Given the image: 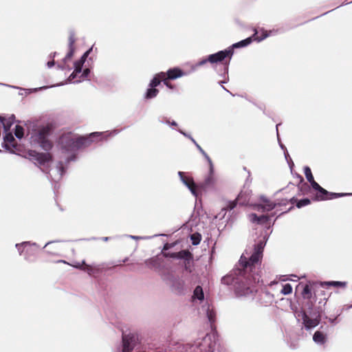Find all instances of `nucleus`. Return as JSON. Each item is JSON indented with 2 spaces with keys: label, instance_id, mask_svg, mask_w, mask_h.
I'll list each match as a JSON object with an SVG mask.
<instances>
[{
  "label": "nucleus",
  "instance_id": "nucleus-1",
  "mask_svg": "<svg viewBox=\"0 0 352 352\" xmlns=\"http://www.w3.org/2000/svg\"><path fill=\"white\" fill-rule=\"evenodd\" d=\"M264 246L265 243L261 241L256 245L252 253L245 250L239 260V265L243 267V270L239 269L234 272V274L238 276L236 278L232 273L222 278L224 284H236L235 290L237 295L245 296L255 291V285L259 283L260 277L258 275H252L250 272L261 260Z\"/></svg>",
  "mask_w": 352,
  "mask_h": 352
},
{
  "label": "nucleus",
  "instance_id": "nucleus-2",
  "mask_svg": "<svg viewBox=\"0 0 352 352\" xmlns=\"http://www.w3.org/2000/svg\"><path fill=\"white\" fill-rule=\"evenodd\" d=\"M84 65L85 63L80 62V58H78L73 63V71L65 80V82H60L54 85H41L36 88H56L67 84H78L84 81H88L94 87H96L97 85L101 86V82H98L97 78L94 79L93 82H91V70L87 67H85Z\"/></svg>",
  "mask_w": 352,
  "mask_h": 352
},
{
  "label": "nucleus",
  "instance_id": "nucleus-3",
  "mask_svg": "<svg viewBox=\"0 0 352 352\" xmlns=\"http://www.w3.org/2000/svg\"><path fill=\"white\" fill-rule=\"evenodd\" d=\"M190 74V70H185L179 66L169 67L166 72L155 74L151 78L146 88H157L162 83L166 88H175L170 81L176 80L182 77Z\"/></svg>",
  "mask_w": 352,
  "mask_h": 352
},
{
  "label": "nucleus",
  "instance_id": "nucleus-4",
  "mask_svg": "<svg viewBox=\"0 0 352 352\" xmlns=\"http://www.w3.org/2000/svg\"><path fill=\"white\" fill-rule=\"evenodd\" d=\"M104 134L103 133L95 132L90 134L89 138H85L78 136L72 133H68L60 137L59 144L61 148L65 150V151H74L81 146H87L91 142V138Z\"/></svg>",
  "mask_w": 352,
  "mask_h": 352
},
{
  "label": "nucleus",
  "instance_id": "nucleus-5",
  "mask_svg": "<svg viewBox=\"0 0 352 352\" xmlns=\"http://www.w3.org/2000/svg\"><path fill=\"white\" fill-rule=\"evenodd\" d=\"M52 130L51 124L40 126L31 136L32 142L38 143L44 150H50L52 144L47 139Z\"/></svg>",
  "mask_w": 352,
  "mask_h": 352
},
{
  "label": "nucleus",
  "instance_id": "nucleus-6",
  "mask_svg": "<svg viewBox=\"0 0 352 352\" xmlns=\"http://www.w3.org/2000/svg\"><path fill=\"white\" fill-rule=\"evenodd\" d=\"M208 55L210 57V65L212 68L216 69V70L218 69V65H219L220 67L227 62H229L230 65L232 58L227 47Z\"/></svg>",
  "mask_w": 352,
  "mask_h": 352
},
{
  "label": "nucleus",
  "instance_id": "nucleus-7",
  "mask_svg": "<svg viewBox=\"0 0 352 352\" xmlns=\"http://www.w3.org/2000/svg\"><path fill=\"white\" fill-rule=\"evenodd\" d=\"M214 343L210 336H205L201 340L196 342L194 345L188 347L186 352H212Z\"/></svg>",
  "mask_w": 352,
  "mask_h": 352
},
{
  "label": "nucleus",
  "instance_id": "nucleus-8",
  "mask_svg": "<svg viewBox=\"0 0 352 352\" xmlns=\"http://www.w3.org/2000/svg\"><path fill=\"white\" fill-rule=\"evenodd\" d=\"M309 184L311 185L313 188L316 190V200H327L334 199L340 196L342 194L329 193L327 190L322 188L314 180L312 174L309 171Z\"/></svg>",
  "mask_w": 352,
  "mask_h": 352
},
{
  "label": "nucleus",
  "instance_id": "nucleus-9",
  "mask_svg": "<svg viewBox=\"0 0 352 352\" xmlns=\"http://www.w3.org/2000/svg\"><path fill=\"white\" fill-rule=\"evenodd\" d=\"M123 349L122 352H132L140 342L138 334L132 333L122 336Z\"/></svg>",
  "mask_w": 352,
  "mask_h": 352
},
{
  "label": "nucleus",
  "instance_id": "nucleus-10",
  "mask_svg": "<svg viewBox=\"0 0 352 352\" xmlns=\"http://www.w3.org/2000/svg\"><path fill=\"white\" fill-rule=\"evenodd\" d=\"M25 157L31 160L36 161L40 165H45L52 159L50 153H38L32 150H29L25 155Z\"/></svg>",
  "mask_w": 352,
  "mask_h": 352
},
{
  "label": "nucleus",
  "instance_id": "nucleus-11",
  "mask_svg": "<svg viewBox=\"0 0 352 352\" xmlns=\"http://www.w3.org/2000/svg\"><path fill=\"white\" fill-rule=\"evenodd\" d=\"M258 32H255L254 34H252L251 36L242 39L238 42L234 43L230 46L227 47L228 50L229 51L230 55L232 57H233L235 50L236 49H242L248 47L250 45H251L253 43V37H254L255 34Z\"/></svg>",
  "mask_w": 352,
  "mask_h": 352
},
{
  "label": "nucleus",
  "instance_id": "nucleus-12",
  "mask_svg": "<svg viewBox=\"0 0 352 352\" xmlns=\"http://www.w3.org/2000/svg\"><path fill=\"white\" fill-rule=\"evenodd\" d=\"M69 36L68 38L67 52L62 59L63 63H66L67 62L71 60L74 57L76 50L74 45V43L76 42L75 32L74 30H69Z\"/></svg>",
  "mask_w": 352,
  "mask_h": 352
},
{
  "label": "nucleus",
  "instance_id": "nucleus-13",
  "mask_svg": "<svg viewBox=\"0 0 352 352\" xmlns=\"http://www.w3.org/2000/svg\"><path fill=\"white\" fill-rule=\"evenodd\" d=\"M217 72L222 79L217 80L216 83L221 88H225L223 85L229 82V62L225 63L223 66L219 67Z\"/></svg>",
  "mask_w": 352,
  "mask_h": 352
},
{
  "label": "nucleus",
  "instance_id": "nucleus-14",
  "mask_svg": "<svg viewBox=\"0 0 352 352\" xmlns=\"http://www.w3.org/2000/svg\"><path fill=\"white\" fill-rule=\"evenodd\" d=\"M178 175L182 181V182L189 188L192 194L195 196H197V186L195 184L192 178L186 177L184 172L179 171Z\"/></svg>",
  "mask_w": 352,
  "mask_h": 352
},
{
  "label": "nucleus",
  "instance_id": "nucleus-15",
  "mask_svg": "<svg viewBox=\"0 0 352 352\" xmlns=\"http://www.w3.org/2000/svg\"><path fill=\"white\" fill-rule=\"evenodd\" d=\"M280 204H274L270 200H268L265 197L261 198V203L256 206L258 210H261L263 212H268L272 210L274 208H276L277 206H279Z\"/></svg>",
  "mask_w": 352,
  "mask_h": 352
},
{
  "label": "nucleus",
  "instance_id": "nucleus-16",
  "mask_svg": "<svg viewBox=\"0 0 352 352\" xmlns=\"http://www.w3.org/2000/svg\"><path fill=\"white\" fill-rule=\"evenodd\" d=\"M253 31L254 33L255 32H258L255 34L254 37H253V41L256 43H261L270 36V34H267L266 30L263 28H260L258 30H254Z\"/></svg>",
  "mask_w": 352,
  "mask_h": 352
},
{
  "label": "nucleus",
  "instance_id": "nucleus-17",
  "mask_svg": "<svg viewBox=\"0 0 352 352\" xmlns=\"http://www.w3.org/2000/svg\"><path fill=\"white\" fill-rule=\"evenodd\" d=\"M207 63L210 64V57L209 55L204 56L197 61L195 64L192 65L190 67V69H189L190 72V74L194 72L198 67H202L205 65Z\"/></svg>",
  "mask_w": 352,
  "mask_h": 352
},
{
  "label": "nucleus",
  "instance_id": "nucleus-18",
  "mask_svg": "<svg viewBox=\"0 0 352 352\" xmlns=\"http://www.w3.org/2000/svg\"><path fill=\"white\" fill-rule=\"evenodd\" d=\"M296 318L299 322H301L304 327L308 329V320L305 311L301 310L296 312Z\"/></svg>",
  "mask_w": 352,
  "mask_h": 352
},
{
  "label": "nucleus",
  "instance_id": "nucleus-19",
  "mask_svg": "<svg viewBox=\"0 0 352 352\" xmlns=\"http://www.w3.org/2000/svg\"><path fill=\"white\" fill-rule=\"evenodd\" d=\"M181 133L182 134H184L185 136L188 137L192 140V142L195 144V146L199 149V151L201 153V154L205 157V158L208 162L209 165H210V171H212L213 165H212V161H211L210 158L208 157V155L206 153V152L201 148V147L197 143V142L192 137L187 135L185 133H184L182 131H181Z\"/></svg>",
  "mask_w": 352,
  "mask_h": 352
},
{
  "label": "nucleus",
  "instance_id": "nucleus-20",
  "mask_svg": "<svg viewBox=\"0 0 352 352\" xmlns=\"http://www.w3.org/2000/svg\"><path fill=\"white\" fill-rule=\"evenodd\" d=\"M268 218L269 217L266 215H261L260 217H258L255 214H251L249 215L250 221L253 223L257 222L258 223H262L267 221L268 220Z\"/></svg>",
  "mask_w": 352,
  "mask_h": 352
},
{
  "label": "nucleus",
  "instance_id": "nucleus-21",
  "mask_svg": "<svg viewBox=\"0 0 352 352\" xmlns=\"http://www.w3.org/2000/svg\"><path fill=\"white\" fill-rule=\"evenodd\" d=\"M204 298V292L202 287L200 286H197L194 290L192 298L195 300V299L199 300V301H202Z\"/></svg>",
  "mask_w": 352,
  "mask_h": 352
},
{
  "label": "nucleus",
  "instance_id": "nucleus-22",
  "mask_svg": "<svg viewBox=\"0 0 352 352\" xmlns=\"http://www.w3.org/2000/svg\"><path fill=\"white\" fill-rule=\"evenodd\" d=\"M83 265H85L83 270L87 272L89 275H93L100 272V267L98 266L87 265L85 261H83Z\"/></svg>",
  "mask_w": 352,
  "mask_h": 352
},
{
  "label": "nucleus",
  "instance_id": "nucleus-23",
  "mask_svg": "<svg viewBox=\"0 0 352 352\" xmlns=\"http://www.w3.org/2000/svg\"><path fill=\"white\" fill-rule=\"evenodd\" d=\"M313 340L317 344H323L325 342L326 338L322 333L316 331L313 336Z\"/></svg>",
  "mask_w": 352,
  "mask_h": 352
},
{
  "label": "nucleus",
  "instance_id": "nucleus-24",
  "mask_svg": "<svg viewBox=\"0 0 352 352\" xmlns=\"http://www.w3.org/2000/svg\"><path fill=\"white\" fill-rule=\"evenodd\" d=\"M93 49H94V45H91V47H89L87 50H86L83 52V54L79 57L80 62H81V63L84 62L85 63V62L87 60V58L91 54V53L93 52Z\"/></svg>",
  "mask_w": 352,
  "mask_h": 352
},
{
  "label": "nucleus",
  "instance_id": "nucleus-25",
  "mask_svg": "<svg viewBox=\"0 0 352 352\" xmlns=\"http://www.w3.org/2000/svg\"><path fill=\"white\" fill-rule=\"evenodd\" d=\"M157 91V89H147L144 94L145 98L151 99L155 97L158 93Z\"/></svg>",
  "mask_w": 352,
  "mask_h": 352
},
{
  "label": "nucleus",
  "instance_id": "nucleus-26",
  "mask_svg": "<svg viewBox=\"0 0 352 352\" xmlns=\"http://www.w3.org/2000/svg\"><path fill=\"white\" fill-rule=\"evenodd\" d=\"M327 285H331L334 287H344L346 285V282H341V281H329L324 283Z\"/></svg>",
  "mask_w": 352,
  "mask_h": 352
},
{
  "label": "nucleus",
  "instance_id": "nucleus-27",
  "mask_svg": "<svg viewBox=\"0 0 352 352\" xmlns=\"http://www.w3.org/2000/svg\"><path fill=\"white\" fill-rule=\"evenodd\" d=\"M292 292V287L290 284L287 283L283 286L281 293L284 295L289 294Z\"/></svg>",
  "mask_w": 352,
  "mask_h": 352
},
{
  "label": "nucleus",
  "instance_id": "nucleus-28",
  "mask_svg": "<svg viewBox=\"0 0 352 352\" xmlns=\"http://www.w3.org/2000/svg\"><path fill=\"white\" fill-rule=\"evenodd\" d=\"M207 316L208 318L209 321L212 323L214 321L215 318V313L212 309H210V307L207 309Z\"/></svg>",
  "mask_w": 352,
  "mask_h": 352
},
{
  "label": "nucleus",
  "instance_id": "nucleus-29",
  "mask_svg": "<svg viewBox=\"0 0 352 352\" xmlns=\"http://www.w3.org/2000/svg\"><path fill=\"white\" fill-rule=\"evenodd\" d=\"M24 131L22 126L16 125L14 134L16 138H21L23 136Z\"/></svg>",
  "mask_w": 352,
  "mask_h": 352
},
{
  "label": "nucleus",
  "instance_id": "nucleus-30",
  "mask_svg": "<svg viewBox=\"0 0 352 352\" xmlns=\"http://www.w3.org/2000/svg\"><path fill=\"white\" fill-rule=\"evenodd\" d=\"M191 239L192 241V244L193 245L199 244V242H200V240H201L199 235V234H192L191 236Z\"/></svg>",
  "mask_w": 352,
  "mask_h": 352
},
{
  "label": "nucleus",
  "instance_id": "nucleus-31",
  "mask_svg": "<svg viewBox=\"0 0 352 352\" xmlns=\"http://www.w3.org/2000/svg\"><path fill=\"white\" fill-rule=\"evenodd\" d=\"M56 63H56L54 60L50 59V60L46 63L45 65L48 69H52V67L56 65Z\"/></svg>",
  "mask_w": 352,
  "mask_h": 352
},
{
  "label": "nucleus",
  "instance_id": "nucleus-32",
  "mask_svg": "<svg viewBox=\"0 0 352 352\" xmlns=\"http://www.w3.org/2000/svg\"><path fill=\"white\" fill-rule=\"evenodd\" d=\"M308 204V199H302L300 201H299L297 204V207L298 208H300V207H302V206H305Z\"/></svg>",
  "mask_w": 352,
  "mask_h": 352
},
{
  "label": "nucleus",
  "instance_id": "nucleus-33",
  "mask_svg": "<svg viewBox=\"0 0 352 352\" xmlns=\"http://www.w3.org/2000/svg\"><path fill=\"white\" fill-rule=\"evenodd\" d=\"M303 289V292L305 294H307L308 293V285H298L296 287V289Z\"/></svg>",
  "mask_w": 352,
  "mask_h": 352
},
{
  "label": "nucleus",
  "instance_id": "nucleus-34",
  "mask_svg": "<svg viewBox=\"0 0 352 352\" xmlns=\"http://www.w3.org/2000/svg\"><path fill=\"white\" fill-rule=\"evenodd\" d=\"M0 86H3V87H8V88H22L20 86L9 85V84L3 83V82H0Z\"/></svg>",
  "mask_w": 352,
  "mask_h": 352
},
{
  "label": "nucleus",
  "instance_id": "nucleus-35",
  "mask_svg": "<svg viewBox=\"0 0 352 352\" xmlns=\"http://www.w3.org/2000/svg\"><path fill=\"white\" fill-rule=\"evenodd\" d=\"M73 267H76V268H78V269H80V270H83V268L85 267V265H83V261L82 262V263H76L73 265H72Z\"/></svg>",
  "mask_w": 352,
  "mask_h": 352
},
{
  "label": "nucleus",
  "instance_id": "nucleus-36",
  "mask_svg": "<svg viewBox=\"0 0 352 352\" xmlns=\"http://www.w3.org/2000/svg\"><path fill=\"white\" fill-rule=\"evenodd\" d=\"M56 66L58 69H60L62 71L66 70V65H65L64 63L60 64V63H57Z\"/></svg>",
  "mask_w": 352,
  "mask_h": 352
},
{
  "label": "nucleus",
  "instance_id": "nucleus-37",
  "mask_svg": "<svg viewBox=\"0 0 352 352\" xmlns=\"http://www.w3.org/2000/svg\"><path fill=\"white\" fill-rule=\"evenodd\" d=\"M58 55V53L57 52H51L49 56H48V58L50 60H54V58Z\"/></svg>",
  "mask_w": 352,
  "mask_h": 352
},
{
  "label": "nucleus",
  "instance_id": "nucleus-38",
  "mask_svg": "<svg viewBox=\"0 0 352 352\" xmlns=\"http://www.w3.org/2000/svg\"><path fill=\"white\" fill-rule=\"evenodd\" d=\"M278 31H279V30L272 29V30H270L269 31L266 30V33L267 34H270V36H271L276 35L278 33Z\"/></svg>",
  "mask_w": 352,
  "mask_h": 352
},
{
  "label": "nucleus",
  "instance_id": "nucleus-39",
  "mask_svg": "<svg viewBox=\"0 0 352 352\" xmlns=\"http://www.w3.org/2000/svg\"><path fill=\"white\" fill-rule=\"evenodd\" d=\"M318 324V320H317V319H316V320H315L314 322H311V321L309 320V328H311V327H314L316 326Z\"/></svg>",
  "mask_w": 352,
  "mask_h": 352
},
{
  "label": "nucleus",
  "instance_id": "nucleus-40",
  "mask_svg": "<svg viewBox=\"0 0 352 352\" xmlns=\"http://www.w3.org/2000/svg\"><path fill=\"white\" fill-rule=\"evenodd\" d=\"M243 193L241 192V193H240V194L239 195V196H238V197H237V200H238L239 201H240L241 204H244V202H245V201H241V199H242V197H243Z\"/></svg>",
  "mask_w": 352,
  "mask_h": 352
},
{
  "label": "nucleus",
  "instance_id": "nucleus-41",
  "mask_svg": "<svg viewBox=\"0 0 352 352\" xmlns=\"http://www.w3.org/2000/svg\"><path fill=\"white\" fill-rule=\"evenodd\" d=\"M226 209L223 208L221 213H219V216H221L220 218L223 217L224 215L226 214Z\"/></svg>",
  "mask_w": 352,
  "mask_h": 352
},
{
  "label": "nucleus",
  "instance_id": "nucleus-42",
  "mask_svg": "<svg viewBox=\"0 0 352 352\" xmlns=\"http://www.w3.org/2000/svg\"><path fill=\"white\" fill-rule=\"evenodd\" d=\"M304 173H305V177L307 178H308V167L307 166H305L304 168Z\"/></svg>",
  "mask_w": 352,
  "mask_h": 352
},
{
  "label": "nucleus",
  "instance_id": "nucleus-43",
  "mask_svg": "<svg viewBox=\"0 0 352 352\" xmlns=\"http://www.w3.org/2000/svg\"><path fill=\"white\" fill-rule=\"evenodd\" d=\"M170 245L168 243H166V244H165V245H164V250H166L169 249V248H170Z\"/></svg>",
  "mask_w": 352,
  "mask_h": 352
},
{
  "label": "nucleus",
  "instance_id": "nucleus-44",
  "mask_svg": "<svg viewBox=\"0 0 352 352\" xmlns=\"http://www.w3.org/2000/svg\"><path fill=\"white\" fill-rule=\"evenodd\" d=\"M171 256V257H176L178 256L176 254H166V256Z\"/></svg>",
  "mask_w": 352,
  "mask_h": 352
},
{
  "label": "nucleus",
  "instance_id": "nucleus-45",
  "mask_svg": "<svg viewBox=\"0 0 352 352\" xmlns=\"http://www.w3.org/2000/svg\"><path fill=\"white\" fill-rule=\"evenodd\" d=\"M72 69L73 70L72 67L66 65V70L71 71Z\"/></svg>",
  "mask_w": 352,
  "mask_h": 352
},
{
  "label": "nucleus",
  "instance_id": "nucleus-46",
  "mask_svg": "<svg viewBox=\"0 0 352 352\" xmlns=\"http://www.w3.org/2000/svg\"><path fill=\"white\" fill-rule=\"evenodd\" d=\"M235 206V204L234 203H232L230 204V209H232Z\"/></svg>",
  "mask_w": 352,
  "mask_h": 352
},
{
  "label": "nucleus",
  "instance_id": "nucleus-47",
  "mask_svg": "<svg viewBox=\"0 0 352 352\" xmlns=\"http://www.w3.org/2000/svg\"><path fill=\"white\" fill-rule=\"evenodd\" d=\"M131 237L132 239H140V237H139V236H131Z\"/></svg>",
  "mask_w": 352,
  "mask_h": 352
},
{
  "label": "nucleus",
  "instance_id": "nucleus-48",
  "mask_svg": "<svg viewBox=\"0 0 352 352\" xmlns=\"http://www.w3.org/2000/svg\"><path fill=\"white\" fill-rule=\"evenodd\" d=\"M171 125H173V126H176V125H177V123H176L175 122H174V121H173V122H171Z\"/></svg>",
  "mask_w": 352,
  "mask_h": 352
},
{
  "label": "nucleus",
  "instance_id": "nucleus-49",
  "mask_svg": "<svg viewBox=\"0 0 352 352\" xmlns=\"http://www.w3.org/2000/svg\"><path fill=\"white\" fill-rule=\"evenodd\" d=\"M19 246H20V245H19V244H16V247L19 250Z\"/></svg>",
  "mask_w": 352,
  "mask_h": 352
},
{
  "label": "nucleus",
  "instance_id": "nucleus-50",
  "mask_svg": "<svg viewBox=\"0 0 352 352\" xmlns=\"http://www.w3.org/2000/svg\"><path fill=\"white\" fill-rule=\"evenodd\" d=\"M349 3H342L341 6H343V5H347Z\"/></svg>",
  "mask_w": 352,
  "mask_h": 352
},
{
  "label": "nucleus",
  "instance_id": "nucleus-51",
  "mask_svg": "<svg viewBox=\"0 0 352 352\" xmlns=\"http://www.w3.org/2000/svg\"><path fill=\"white\" fill-rule=\"evenodd\" d=\"M89 59L90 60H92V58H91V57H89Z\"/></svg>",
  "mask_w": 352,
  "mask_h": 352
},
{
  "label": "nucleus",
  "instance_id": "nucleus-52",
  "mask_svg": "<svg viewBox=\"0 0 352 352\" xmlns=\"http://www.w3.org/2000/svg\"><path fill=\"white\" fill-rule=\"evenodd\" d=\"M294 199V197L290 199L291 201H293Z\"/></svg>",
  "mask_w": 352,
  "mask_h": 352
},
{
  "label": "nucleus",
  "instance_id": "nucleus-53",
  "mask_svg": "<svg viewBox=\"0 0 352 352\" xmlns=\"http://www.w3.org/2000/svg\"><path fill=\"white\" fill-rule=\"evenodd\" d=\"M329 12H330V11H329ZM328 14V12H326L324 14Z\"/></svg>",
  "mask_w": 352,
  "mask_h": 352
}]
</instances>
